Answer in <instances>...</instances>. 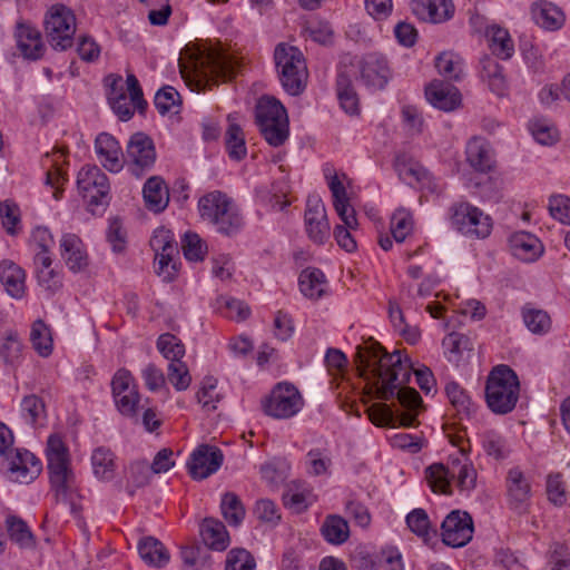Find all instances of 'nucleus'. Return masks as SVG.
Returning <instances> with one entry per match:
<instances>
[{"label":"nucleus","mask_w":570,"mask_h":570,"mask_svg":"<svg viewBox=\"0 0 570 570\" xmlns=\"http://www.w3.org/2000/svg\"><path fill=\"white\" fill-rule=\"evenodd\" d=\"M124 474L126 478L125 490L130 497H132L137 489L149 483L150 468L147 461L137 460L125 468Z\"/></svg>","instance_id":"nucleus-41"},{"label":"nucleus","mask_w":570,"mask_h":570,"mask_svg":"<svg viewBox=\"0 0 570 570\" xmlns=\"http://www.w3.org/2000/svg\"><path fill=\"white\" fill-rule=\"evenodd\" d=\"M480 76L488 83L489 89L498 96L507 90V80L502 66L491 56H483L480 60Z\"/></svg>","instance_id":"nucleus-34"},{"label":"nucleus","mask_w":570,"mask_h":570,"mask_svg":"<svg viewBox=\"0 0 570 570\" xmlns=\"http://www.w3.org/2000/svg\"><path fill=\"white\" fill-rule=\"evenodd\" d=\"M304 218L309 239L318 245L324 244L330 238V224L324 203L317 195L307 198Z\"/></svg>","instance_id":"nucleus-18"},{"label":"nucleus","mask_w":570,"mask_h":570,"mask_svg":"<svg viewBox=\"0 0 570 570\" xmlns=\"http://www.w3.org/2000/svg\"><path fill=\"white\" fill-rule=\"evenodd\" d=\"M167 377L177 391L187 390L191 382L188 367L184 362H170Z\"/></svg>","instance_id":"nucleus-59"},{"label":"nucleus","mask_w":570,"mask_h":570,"mask_svg":"<svg viewBox=\"0 0 570 570\" xmlns=\"http://www.w3.org/2000/svg\"><path fill=\"white\" fill-rule=\"evenodd\" d=\"M395 170L401 180L407 185L422 183L428 177V171L420 165L397 159Z\"/></svg>","instance_id":"nucleus-54"},{"label":"nucleus","mask_w":570,"mask_h":570,"mask_svg":"<svg viewBox=\"0 0 570 570\" xmlns=\"http://www.w3.org/2000/svg\"><path fill=\"white\" fill-rule=\"evenodd\" d=\"M425 97L433 107L443 111H452L461 104V94L458 88L438 79L425 87Z\"/></svg>","instance_id":"nucleus-22"},{"label":"nucleus","mask_w":570,"mask_h":570,"mask_svg":"<svg viewBox=\"0 0 570 570\" xmlns=\"http://www.w3.org/2000/svg\"><path fill=\"white\" fill-rule=\"evenodd\" d=\"M225 141L228 156L232 159L239 161L246 156L247 148L245 145V137L242 128L238 125L230 124L228 126Z\"/></svg>","instance_id":"nucleus-48"},{"label":"nucleus","mask_w":570,"mask_h":570,"mask_svg":"<svg viewBox=\"0 0 570 570\" xmlns=\"http://www.w3.org/2000/svg\"><path fill=\"white\" fill-rule=\"evenodd\" d=\"M321 532L327 542L342 544L348 539L350 529L343 518L328 515L321 528Z\"/></svg>","instance_id":"nucleus-44"},{"label":"nucleus","mask_w":570,"mask_h":570,"mask_svg":"<svg viewBox=\"0 0 570 570\" xmlns=\"http://www.w3.org/2000/svg\"><path fill=\"white\" fill-rule=\"evenodd\" d=\"M451 223L463 235L475 238H485L492 229V222L478 207L469 203L455 204L451 208Z\"/></svg>","instance_id":"nucleus-12"},{"label":"nucleus","mask_w":570,"mask_h":570,"mask_svg":"<svg viewBox=\"0 0 570 570\" xmlns=\"http://www.w3.org/2000/svg\"><path fill=\"white\" fill-rule=\"evenodd\" d=\"M337 98L343 110L348 115H358L360 99L352 85L351 78L340 72L336 79Z\"/></svg>","instance_id":"nucleus-38"},{"label":"nucleus","mask_w":570,"mask_h":570,"mask_svg":"<svg viewBox=\"0 0 570 570\" xmlns=\"http://www.w3.org/2000/svg\"><path fill=\"white\" fill-rule=\"evenodd\" d=\"M45 31L48 42L55 50L71 48L76 32V17L63 4L52 6L45 18Z\"/></svg>","instance_id":"nucleus-10"},{"label":"nucleus","mask_w":570,"mask_h":570,"mask_svg":"<svg viewBox=\"0 0 570 570\" xmlns=\"http://www.w3.org/2000/svg\"><path fill=\"white\" fill-rule=\"evenodd\" d=\"M46 454L51 485L56 490L57 497L65 498L72 482L73 473L70 469L68 448L59 435L49 436Z\"/></svg>","instance_id":"nucleus-9"},{"label":"nucleus","mask_w":570,"mask_h":570,"mask_svg":"<svg viewBox=\"0 0 570 570\" xmlns=\"http://www.w3.org/2000/svg\"><path fill=\"white\" fill-rule=\"evenodd\" d=\"M180 557L186 570H206L212 566V556L200 546L183 547Z\"/></svg>","instance_id":"nucleus-42"},{"label":"nucleus","mask_w":570,"mask_h":570,"mask_svg":"<svg viewBox=\"0 0 570 570\" xmlns=\"http://www.w3.org/2000/svg\"><path fill=\"white\" fill-rule=\"evenodd\" d=\"M77 186L92 214L102 213L109 205V180L97 166L82 167L78 174Z\"/></svg>","instance_id":"nucleus-8"},{"label":"nucleus","mask_w":570,"mask_h":570,"mask_svg":"<svg viewBox=\"0 0 570 570\" xmlns=\"http://www.w3.org/2000/svg\"><path fill=\"white\" fill-rule=\"evenodd\" d=\"M22 351V343L16 331L9 330L0 337V357L7 364L16 363Z\"/></svg>","instance_id":"nucleus-45"},{"label":"nucleus","mask_w":570,"mask_h":570,"mask_svg":"<svg viewBox=\"0 0 570 570\" xmlns=\"http://www.w3.org/2000/svg\"><path fill=\"white\" fill-rule=\"evenodd\" d=\"M533 138L541 145H552L558 140V130L547 119H534L530 122Z\"/></svg>","instance_id":"nucleus-55"},{"label":"nucleus","mask_w":570,"mask_h":570,"mask_svg":"<svg viewBox=\"0 0 570 570\" xmlns=\"http://www.w3.org/2000/svg\"><path fill=\"white\" fill-rule=\"evenodd\" d=\"M512 255L524 262H532L542 253V244L534 235L528 232H517L509 237Z\"/></svg>","instance_id":"nucleus-28"},{"label":"nucleus","mask_w":570,"mask_h":570,"mask_svg":"<svg viewBox=\"0 0 570 570\" xmlns=\"http://www.w3.org/2000/svg\"><path fill=\"white\" fill-rule=\"evenodd\" d=\"M181 248L186 259L191 262L204 259L206 246L197 234L186 233L181 242Z\"/></svg>","instance_id":"nucleus-58"},{"label":"nucleus","mask_w":570,"mask_h":570,"mask_svg":"<svg viewBox=\"0 0 570 570\" xmlns=\"http://www.w3.org/2000/svg\"><path fill=\"white\" fill-rule=\"evenodd\" d=\"M146 207L156 214L166 209L169 203V191L165 180L160 176H151L142 188Z\"/></svg>","instance_id":"nucleus-29"},{"label":"nucleus","mask_w":570,"mask_h":570,"mask_svg":"<svg viewBox=\"0 0 570 570\" xmlns=\"http://www.w3.org/2000/svg\"><path fill=\"white\" fill-rule=\"evenodd\" d=\"M109 79H111L109 85L110 91L108 94L109 105L120 120L127 121L134 116V111L130 108V104L127 101L126 94L122 90V79L119 76H109L107 80Z\"/></svg>","instance_id":"nucleus-39"},{"label":"nucleus","mask_w":570,"mask_h":570,"mask_svg":"<svg viewBox=\"0 0 570 570\" xmlns=\"http://www.w3.org/2000/svg\"><path fill=\"white\" fill-rule=\"evenodd\" d=\"M485 36L491 52L494 56L503 60H508L513 56L514 45L507 29L499 26H490L487 28Z\"/></svg>","instance_id":"nucleus-36"},{"label":"nucleus","mask_w":570,"mask_h":570,"mask_svg":"<svg viewBox=\"0 0 570 570\" xmlns=\"http://www.w3.org/2000/svg\"><path fill=\"white\" fill-rule=\"evenodd\" d=\"M549 210L553 218L570 225V198L563 195L552 196L549 200Z\"/></svg>","instance_id":"nucleus-64"},{"label":"nucleus","mask_w":570,"mask_h":570,"mask_svg":"<svg viewBox=\"0 0 570 570\" xmlns=\"http://www.w3.org/2000/svg\"><path fill=\"white\" fill-rule=\"evenodd\" d=\"M112 397H117L120 394H129L136 392V385L131 373L126 368L118 370L111 380Z\"/></svg>","instance_id":"nucleus-61"},{"label":"nucleus","mask_w":570,"mask_h":570,"mask_svg":"<svg viewBox=\"0 0 570 570\" xmlns=\"http://www.w3.org/2000/svg\"><path fill=\"white\" fill-rule=\"evenodd\" d=\"M505 487L510 508L518 512H524L532 494L529 478L520 468H511L507 474Z\"/></svg>","instance_id":"nucleus-20"},{"label":"nucleus","mask_w":570,"mask_h":570,"mask_svg":"<svg viewBox=\"0 0 570 570\" xmlns=\"http://www.w3.org/2000/svg\"><path fill=\"white\" fill-rule=\"evenodd\" d=\"M200 217L214 225L225 236H234L244 225L237 206L226 194L215 190L203 196L198 202Z\"/></svg>","instance_id":"nucleus-5"},{"label":"nucleus","mask_w":570,"mask_h":570,"mask_svg":"<svg viewBox=\"0 0 570 570\" xmlns=\"http://www.w3.org/2000/svg\"><path fill=\"white\" fill-rule=\"evenodd\" d=\"M482 448L489 456L495 460H503L510 453L505 438L493 430L483 433Z\"/></svg>","instance_id":"nucleus-47"},{"label":"nucleus","mask_w":570,"mask_h":570,"mask_svg":"<svg viewBox=\"0 0 570 570\" xmlns=\"http://www.w3.org/2000/svg\"><path fill=\"white\" fill-rule=\"evenodd\" d=\"M46 407L43 401L35 395H27L21 402V413L29 424H35L45 415Z\"/></svg>","instance_id":"nucleus-60"},{"label":"nucleus","mask_w":570,"mask_h":570,"mask_svg":"<svg viewBox=\"0 0 570 570\" xmlns=\"http://www.w3.org/2000/svg\"><path fill=\"white\" fill-rule=\"evenodd\" d=\"M91 465L98 480L109 482L116 475L117 456L109 448L98 446L92 451Z\"/></svg>","instance_id":"nucleus-33"},{"label":"nucleus","mask_w":570,"mask_h":570,"mask_svg":"<svg viewBox=\"0 0 570 570\" xmlns=\"http://www.w3.org/2000/svg\"><path fill=\"white\" fill-rule=\"evenodd\" d=\"M476 470L464 454L450 458L449 465L434 463L425 469V479L434 493L451 494V480L461 491L470 492L476 484Z\"/></svg>","instance_id":"nucleus-3"},{"label":"nucleus","mask_w":570,"mask_h":570,"mask_svg":"<svg viewBox=\"0 0 570 570\" xmlns=\"http://www.w3.org/2000/svg\"><path fill=\"white\" fill-rule=\"evenodd\" d=\"M531 13L534 22L550 31L560 29L566 20L564 13L550 1L540 0L532 4Z\"/></svg>","instance_id":"nucleus-30"},{"label":"nucleus","mask_w":570,"mask_h":570,"mask_svg":"<svg viewBox=\"0 0 570 570\" xmlns=\"http://www.w3.org/2000/svg\"><path fill=\"white\" fill-rule=\"evenodd\" d=\"M413 11L424 21L442 23L452 18L454 6L451 0H415Z\"/></svg>","instance_id":"nucleus-25"},{"label":"nucleus","mask_w":570,"mask_h":570,"mask_svg":"<svg viewBox=\"0 0 570 570\" xmlns=\"http://www.w3.org/2000/svg\"><path fill=\"white\" fill-rule=\"evenodd\" d=\"M30 341L40 356L47 357L52 352V338L49 327L41 320H37L31 327Z\"/></svg>","instance_id":"nucleus-46"},{"label":"nucleus","mask_w":570,"mask_h":570,"mask_svg":"<svg viewBox=\"0 0 570 570\" xmlns=\"http://www.w3.org/2000/svg\"><path fill=\"white\" fill-rule=\"evenodd\" d=\"M435 68L448 81H459L464 77V61L452 51L441 52L435 58Z\"/></svg>","instance_id":"nucleus-37"},{"label":"nucleus","mask_w":570,"mask_h":570,"mask_svg":"<svg viewBox=\"0 0 570 570\" xmlns=\"http://www.w3.org/2000/svg\"><path fill=\"white\" fill-rule=\"evenodd\" d=\"M179 104L180 96L174 87L165 86L155 95L154 105L160 115L177 114Z\"/></svg>","instance_id":"nucleus-50"},{"label":"nucleus","mask_w":570,"mask_h":570,"mask_svg":"<svg viewBox=\"0 0 570 570\" xmlns=\"http://www.w3.org/2000/svg\"><path fill=\"white\" fill-rule=\"evenodd\" d=\"M188 61L179 59L180 73L186 81L196 82L197 90L229 81L235 75L233 60L220 49L207 45L186 47Z\"/></svg>","instance_id":"nucleus-2"},{"label":"nucleus","mask_w":570,"mask_h":570,"mask_svg":"<svg viewBox=\"0 0 570 570\" xmlns=\"http://www.w3.org/2000/svg\"><path fill=\"white\" fill-rule=\"evenodd\" d=\"M466 161L479 173H489L494 168L493 151L482 138H471L465 148Z\"/></svg>","instance_id":"nucleus-27"},{"label":"nucleus","mask_w":570,"mask_h":570,"mask_svg":"<svg viewBox=\"0 0 570 570\" xmlns=\"http://www.w3.org/2000/svg\"><path fill=\"white\" fill-rule=\"evenodd\" d=\"M275 66L285 91L301 95L307 83L308 70L303 52L294 46L281 42L274 50Z\"/></svg>","instance_id":"nucleus-6"},{"label":"nucleus","mask_w":570,"mask_h":570,"mask_svg":"<svg viewBox=\"0 0 570 570\" xmlns=\"http://www.w3.org/2000/svg\"><path fill=\"white\" fill-rule=\"evenodd\" d=\"M356 362L360 375L373 383L376 396L381 400L397 397L406 413H397L386 403H375L367 409L371 422L377 426H413L422 397L412 387L405 386L411 380L412 363L401 351L387 353L374 341L357 346Z\"/></svg>","instance_id":"nucleus-1"},{"label":"nucleus","mask_w":570,"mask_h":570,"mask_svg":"<svg viewBox=\"0 0 570 570\" xmlns=\"http://www.w3.org/2000/svg\"><path fill=\"white\" fill-rule=\"evenodd\" d=\"M199 533L208 550L223 551L229 544V535L223 522L214 518L203 520Z\"/></svg>","instance_id":"nucleus-31"},{"label":"nucleus","mask_w":570,"mask_h":570,"mask_svg":"<svg viewBox=\"0 0 570 570\" xmlns=\"http://www.w3.org/2000/svg\"><path fill=\"white\" fill-rule=\"evenodd\" d=\"M225 570H256V562L247 550L233 549L227 554Z\"/></svg>","instance_id":"nucleus-56"},{"label":"nucleus","mask_w":570,"mask_h":570,"mask_svg":"<svg viewBox=\"0 0 570 570\" xmlns=\"http://www.w3.org/2000/svg\"><path fill=\"white\" fill-rule=\"evenodd\" d=\"M522 317L525 326L533 334H546L551 328V318L546 311L524 307Z\"/></svg>","instance_id":"nucleus-49"},{"label":"nucleus","mask_w":570,"mask_h":570,"mask_svg":"<svg viewBox=\"0 0 570 570\" xmlns=\"http://www.w3.org/2000/svg\"><path fill=\"white\" fill-rule=\"evenodd\" d=\"M302 294L308 298L317 299L325 293V275L318 268L304 269L298 278Z\"/></svg>","instance_id":"nucleus-40"},{"label":"nucleus","mask_w":570,"mask_h":570,"mask_svg":"<svg viewBox=\"0 0 570 570\" xmlns=\"http://www.w3.org/2000/svg\"><path fill=\"white\" fill-rule=\"evenodd\" d=\"M520 394L517 373L508 365L494 366L487 379L485 402L495 414H507L514 410Z\"/></svg>","instance_id":"nucleus-4"},{"label":"nucleus","mask_w":570,"mask_h":570,"mask_svg":"<svg viewBox=\"0 0 570 570\" xmlns=\"http://www.w3.org/2000/svg\"><path fill=\"white\" fill-rule=\"evenodd\" d=\"M129 170L140 178L150 170L156 161V149L153 139L144 132L134 134L126 148Z\"/></svg>","instance_id":"nucleus-13"},{"label":"nucleus","mask_w":570,"mask_h":570,"mask_svg":"<svg viewBox=\"0 0 570 570\" xmlns=\"http://www.w3.org/2000/svg\"><path fill=\"white\" fill-rule=\"evenodd\" d=\"M360 79L370 90H382L392 78L387 59L379 52L364 55L357 62Z\"/></svg>","instance_id":"nucleus-14"},{"label":"nucleus","mask_w":570,"mask_h":570,"mask_svg":"<svg viewBox=\"0 0 570 570\" xmlns=\"http://www.w3.org/2000/svg\"><path fill=\"white\" fill-rule=\"evenodd\" d=\"M222 451L208 444L199 445L190 455L188 471L193 479L203 480L215 473L223 464Z\"/></svg>","instance_id":"nucleus-19"},{"label":"nucleus","mask_w":570,"mask_h":570,"mask_svg":"<svg viewBox=\"0 0 570 570\" xmlns=\"http://www.w3.org/2000/svg\"><path fill=\"white\" fill-rule=\"evenodd\" d=\"M328 187L333 196L334 208L343 222V226L350 229L357 227V219L354 208L350 205L346 189L336 175H333L328 180Z\"/></svg>","instance_id":"nucleus-26"},{"label":"nucleus","mask_w":570,"mask_h":570,"mask_svg":"<svg viewBox=\"0 0 570 570\" xmlns=\"http://www.w3.org/2000/svg\"><path fill=\"white\" fill-rule=\"evenodd\" d=\"M445 393L450 403L458 413L470 415L473 412V403L466 392L456 383L450 382L445 386Z\"/></svg>","instance_id":"nucleus-52"},{"label":"nucleus","mask_w":570,"mask_h":570,"mask_svg":"<svg viewBox=\"0 0 570 570\" xmlns=\"http://www.w3.org/2000/svg\"><path fill=\"white\" fill-rule=\"evenodd\" d=\"M14 37L21 55L30 60H38L43 56L45 46L40 31L28 22L17 23Z\"/></svg>","instance_id":"nucleus-23"},{"label":"nucleus","mask_w":570,"mask_h":570,"mask_svg":"<svg viewBox=\"0 0 570 570\" xmlns=\"http://www.w3.org/2000/svg\"><path fill=\"white\" fill-rule=\"evenodd\" d=\"M299 391L291 383H278L263 401L264 412L275 419H289L303 407Z\"/></svg>","instance_id":"nucleus-11"},{"label":"nucleus","mask_w":570,"mask_h":570,"mask_svg":"<svg viewBox=\"0 0 570 570\" xmlns=\"http://www.w3.org/2000/svg\"><path fill=\"white\" fill-rule=\"evenodd\" d=\"M412 229V218L405 209H397L391 219V232L397 243H402Z\"/></svg>","instance_id":"nucleus-57"},{"label":"nucleus","mask_w":570,"mask_h":570,"mask_svg":"<svg viewBox=\"0 0 570 570\" xmlns=\"http://www.w3.org/2000/svg\"><path fill=\"white\" fill-rule=\"evenodd\" d=\"M24 271L11 261L0 263V282L13 298H21L26 292Z\"/></svg>","instance_id":"nucleus-32"},{"label":"nucleus","mask_w":570,"mask_h":570,"mask_svg":"<svg viewBox=\"0 0 570 570\" xmlns=\"http://www.w3.org/2000/svg\"><path fill=\"white\" fill-rule=\"evenodd\" d=\"M255 118L262 136L271 146L279 147L288 139L287 111L274 97L264 96L258 100Z\"/></svg>","instance_id":"nucleus-7"},{"label":"nucleus","mask_w":570,"mask_h":570,"mask_svg":"<svg viewBox=\"0 0 570 570\" xmlns=\"http://www.w3.org/2000/svg\"><path fill=\"white\" fill-rule=\"evenodd\" d=\"M254 514L259 521L266 523L277 524L281 520L276 504L269 499L258 500L254 508Z\"/></svg>","instance_id":"nucleus-63"},{"label":"nucleus","mask_w":570,"mask_h":570,"mask_svg":"<svg viewBox=\"0 0 570 570\" xmlns=\"http://www.w3.org/2000/svg\"><path fill=\"white\" fill-rule=\"evenodd\" d=\"M3 459L8 478L13 482L29 484L41 472L40 461L29 451L12 449V452Z\"/></svg>","instance_id":"nucleus-17"},{"label":"nucleus","mask_w":570,"mask_h":570,"mask_svg":"<svg viewBox=\"0 0 570 570\" xmlns=\"http://www.w3.org/2000/svg\"><path fill=\"white\" fill-rule=\"evenodd\" d=\"M220 511L226 522L232 527H238L243 522L246 513L239 497L234 492L223 494Z\"/></svg>","instance_id":"nucleus-43"},{"label":"nucleus","mask_w":570,"mask_h":570,"mask_svg":"<svg viewBox=\"0 0 570 570\" xmlns=\"http://www.w3.org/2000/svg\"><path fill=\"white\" fill-rule=\"evenodd\" d=\"M95 150L99 161L110 173H119L124 168V153L117 139L108 132H101L95 140Z\"/></svg>","instance_id":"nucleus-21"},{"label":"nucleus","mask_w":570,"mask_h":570,"mask_svg":"<svg viewBox=\"0 0 570 570\" xmlns=\"http://www.w3.org/2000/svg\"><path fill=\"white\" fill-rule=\"evenodd\" d=\"M61 257L72 273L88 266V255L82 240L75 234H65L60 240Z\"/></svg>","instance_id":"nucleus-24"},{"label":"nucleus","mask_w":570,"mask_h":570,"mask_svg":"<svg viewBox=\"0 0 570 570\" xmlns=\"http://www.w3.org/2000/svg\"><path fill=\"white\" fill-rule=\"evenodd\" d=\"M442 541L450 547L460 548L468 544L473 537V521L468 512L454 510L441 524Z\"/></svg>","instance_id":"nucleus-16"},{"label":"nucleus","mask_w":570,"mask_h":570,"mask_svg":"<svg viewBox=\"0 0 570 570\" xmlns=\"http://www.w3.org/2000/svg\"><path fill=\"white\" fill-rule=\"evenodd\" d=\"M406 523L410 530L419 537L426 539L429 537L430 520L423 509H414L406 517Z\"/></svg>","instance_id":"nucleus-62"},{"label":"nucleus","mask_w":570,"mask_h":570,"mask_svg":"<svg viewBox=\"0 0 570 570\" xmlns=\"http://www.w3.org/2000/svg\"><path fill=\"white\" fill-rule=\"evenodd\" d=\"M6 525L12 541H16L22 547L32 544L33 535L22 519L10 515L6 519Z\"/></svg>","instance_id":"nucleus-53"},{"label":"nucleus","mask_w":570,"mask_h":570,"mask_svg":"<svg viewBox=\"0 0 570 570\" xmlns=\"http://www.w3.org/2000/svg\"><path fill=\"white\" fill-rule=\"evenodd\" d=\"M150 247L155 252L158 274L164 275V279L171 281L177 271L174 257L178 254L173 233L165 227L157 228L150 238Z\"/></svg>","instance_id":"nucleus-15"},{"label":"nucleus","mask_w":570,"mask_h":570,"mask_svg":"<svg viewBox=\"0 0 570 570\" xmlns=\"http://www.w3.org/2000/svg\"><path fill=\"white\" fill-rule=\"evenodd\" d=\"M157 348L170 362H183L185 346L175 335L170 333L161 334L157 340Z\"/></svg>","instance_id":"nucleus-51"},{"label":"nucleus","mask_w":570,"mask_h":570,"mask_svg":"<svg viewBox=\"0 0 570 570\" xmlns=\"http://www.w3.org/2000/svg\"><path fill=\"white\" fill-rule=\"evenodd\" d=\"M140 558L149 566L161 568L169 562L170 556L166 547L154 537H146L138 543Z\"/></svg>","instance_id":"nucleus-35"}]
</instances>
